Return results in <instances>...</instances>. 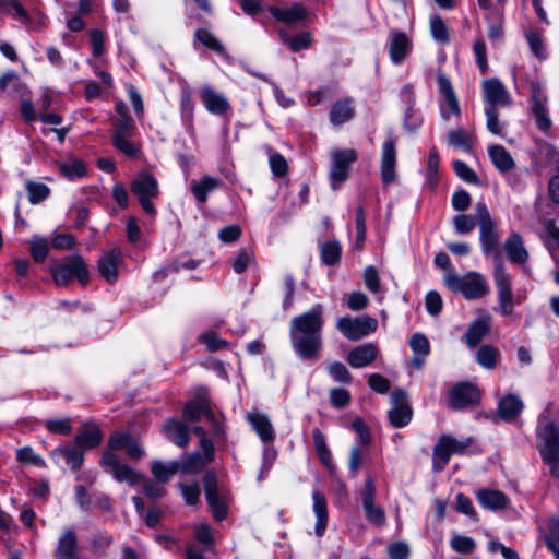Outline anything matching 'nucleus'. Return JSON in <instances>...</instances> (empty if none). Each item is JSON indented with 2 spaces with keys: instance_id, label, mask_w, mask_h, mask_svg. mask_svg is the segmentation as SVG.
<instances>
[{
  "instance_id": "1",
  "label": "nucleus",
  "mask_w": 559,
  "mask_h": 559,
  "mask_svg": "<svg viewBox=\"0 0 559 559\" xmlns=\"http://www.w3.org/2000/svg\"><path fill=\"white\" fill-rule=\"evenodd\" d=\"M323 324V306L321 304H316L309 311L292 319L290 343L301 359H318L322 347Z\"/></svg>"
},
{
  "instance_id": "2",
  "label": "nucleus",
  "mask_w": 559,
  "mask_h": 559,
  "mask_svg": "<svg viewBox=\"0 0 559 559\" xmlns=\"http://www.w3.org/2000/svg\"><path fill=\"white\" fill-rule=\"evenodd\" d=\"M538 451L550 474L559 478V428L550 420H539L536 428Z\"/></svg>"
},
{
  "instance_id": "3",
  "label": "nucleus",
  "mask_w": 559,
  "mask_h": 559,
  "mask_svg": "<svg viewBox=\"0 0 559 559\" xmlns=\"http://www.w3.org/2000/svg\"><path fill=\"white\" fill-rule=\"evenodd\" d=\"M444 284L454 293H461L466 299H479L489 293L488 283L477 272L459 275L453 270L444 276Z\"/></svg>"
},
{
  "instance_id": "4",
  "label": "nucleus",
  "mask_w": 559,
  "mask_h": 559,
  "mask_svg": "<svg viewBox=\"0 0 559 559\" xmlns=\"http://www.w3.org/2000/svg\"><path fill=\"white\" fill-rule=\"evenodd\" d=\"M493 281L497 288L499 311L502 316H510L513 312V307L520 302V299H514L512 290L511 276L507 272L501 258L497 255L495 260Z\"/></svg>"
},
{
  "instance_id": "5",
  "label": "nucleus",
  "mask_w": 559,
  "mask_h": 559,
  "mask_svg": "<svg viewBox=\"0 0 559 559\" xmlns=\"http://www.w3.org/2000/svg\"><path fill=\"white\" fill-rule=\"evenodd\" d=\"M57 286H67L73 277L85 285L88 282V270L80 255L68 257L50 269Z\"/></svg>"
},
{
  "instance_id": "6",
  "label": "nucleus",
  "mask_w": 559,
  "mask_h": 559,
  "mask_svg": "<svg viewBox=\"0 0 559 559\" xmlns=\"http://www.w3.org/2000/svg\"><path fill=\"white\" fill-rule=\"evenodd\" d=\"M476 218L479 226V241L485 254H490L498 248L499 235L496 230V222L484 201L475 204Z\"/></svg>"
},
{
  "instance_id": "7",
  "label": "nucleus",
  "mask_w": 559,
  "mask_h": 559,
  "mask_svg": "<svg viewBox=\"0 0 559 559\" xmlns=\"http://www.w3.org/2000/svg\"><path fill=\"white\" fill-rule=\"evenodd\" d=\"M471 440H457L450 435H441L432 453V468L441 472L448 465L451 455L463 454L469 447Z\"/></svg>"
},
{
  "instance_id": "8",
  "label": "nucleus",
  "mask_w": 559,
  "mask_h": 559,
  "mask_svg": "<svg viewBox=\"0 0 559 559\" xmlns=\"http://www.w3.org/2000/svg\"><path fill=\"white\" fill-rule=\"evenodd\" d=\"M131 191L138 198L145 213L156 214L152 199L158 197L159 190L158 182L152 174L146 171L139 174L131 182Z\"/></svg>"
},
{
  "instance_id": "9",
  "label": "nucleus",
  "mask_w": 559,
  "mask_h": 559,
  "mask_svg": "<svg viewBox=\"0 0 559 559\" xmlns=\"http://www.w3.org/2000/svg\"><path fill=\"white\" fill-rule=\"evenodd\" d=\"M336 328L347 340L356 342L373 333L378 328V321L369 316H345L337 320Z\"/></svg>"
},
{
  "instance_id": "10",
  "label": "nucleus",
  "mask_w": 559,
  "mask_h": 559,
  "mask_svg": "<svg viewBox=\"0 0 559 559\" xmlns=\"http://www.w3.org/2000/svg\"><path fill=\"white\" fill-rule=\"evenodd\" d=\"M437 84L441 94V100L439 102L441 118L445 121H449L452 116L459 118L461 116L460 103L450 79L442 72H438Z\"/></svg>"
},
{
  "instance_id": "11",
  "label": "nucleus",
  "mask_w": 559,
  "mask_h": 559,
  "mask_svg": "<svg viewBox=\"0 0 559 559\" xmlns=\"http://www.w3.org/2000/svg\"><path fill=\"white\" fill-rule=\"evenodd\" d=\"M205 499L212 510L213 516L222 521L227 515L226 495L221 491L214 473L206 472L203 477Z\"/></svg>"
},
{
  "instance_id": "12",
  "label": "nucleus",
  "mask_w": 559,
  "mask_h": 559,
  "mask_svg": "<svg viewBox=\"0 0 559 559\" xmlns=\"http://www.w3.org/2000/svg\"><path fill=\"white\" fill-rule=\"evenodd\" d=\"M102 467L119 483H127L131 486L141 480V475L127 464H121L119 457L111 451H105L100 459Z\"/></svg>"
},
{
  "instance_id": "13",
  "label": "nucleus",
  "mask_w": 559,
  "mask_h": 559,
  "mask_svg": "<svg viewBox=\"0 0 559 559\" xmlns=\"http://www.w3.org/2000/svg\"><path fill=\"white\" fill-rule=\"evenodd\" d=\"M331 156L330 181L335 190L347 179L348 167L357 159V153L353 148L336 150Z\"/></svg>"
},
{
  "instance_id": "14",
  "label": "nucleus",
  "mask_w": 559,
  "mask_h": 559,
  "mask_svg": "<svg viewBox=\"0 0 559 559\" xmlns=\"http://www.w3.org/2000/svg\"><path fill=\"white\" fill-rule=\"evenodd\" d=\"M393 407L388 412L389 420L395 428L407 426L413 417V411L404 390L396 389L391 393Z\"/></svg>"
},
{
  "instance_id": "15",
  "label": "nucleus",
  "mask_w": 559,
  "mask_h": 559,
  "mask_svg": "<svg viewBox=\"0 0 559 559\" xmlns=\"http://www.w3.org/2000/svg\"><path fill=\"white\" fill-rule=\"evenodd\" d=\"M212 411L207 391L201 388L195 391L194 397L185 405L182 417L186 421L197 423L202 417L205 419L207 417L212 418Z\"/></svg>"
},
{
  "instance_id": "16",
  "label": "nucleus",
  "mask_w": 559,
  "mask_h": 559,
  "mask_svg": "<svg viewBox=\"0 0 559 559\" xmlns=\"http://www.w3.org/2000/svg\"><path fill=\"white\" fill-rule=\"evenodd\" d=\"M486 107H508L512 104V98L508 90L498 79H487L481 83Z\"/></svg>"
},
{
  "instance_id": "17",
  "label": "nucleus",
  "mask_w": 559,
  "mask_h": 559,
  "mask_svg": "<svg viewBox=\"0 0 559 559\" xmlns=\"http://www.w3.org/2000/svg\"><path fill=\"white\" fill-rule=\"evenodd\" d=\"M396 140L389 135L382 145L381 152V178L385 185L396 180Z\"/></svg>"
},
{
  "instance_id": "18",
  "label": "nucleus",
  "mask_w": 559,
  "mask_h": 559,
  "mask_svg": "<svg viewBox=\"0 0 559 559\" xmlns=\"http://www.w3.org/2000/svg\"><path fill=\"white\" fill-rule=\"evenodd\" d=\"M389 57L393 64H401L412 52L413 43L403 32L391 31L389 34Z\"/></svg>"
},
{
  "instance_id": "19",
  "label": "nucleus",
  "mask_w": 559,
  "mask_h": 559,
  "mask_svg": "<svg viewBox=\"0 0 559 559\" xmlns=\"http://www.w3.org/2000/svg\"><path fill=\"white\" fill-rule=\"evenodd\" d=\"M479 399L480 393L475 385L466 382L460 383L451 390L449 405L453 409H462L478 403Z\"/></svg>"
},
{
  "instance_id": "20",
  "label": "nucleus",
  "mask_w": 559,
  "mask_h": 559,
  "mask_svg": "<svg viewBox=\"0 0 559 559\" xmlns=\"http://www.w3.org/2000/svg\"><path fill=\"white\" fill-rule=\"evenodd\" d=\"M55 558L80 559L79 539L72 527L64 528L60 534L55 549Z\"/></svg>"
},
{
  "instance_id": "21",
  "label": "nucleus",
  "mask_w": 559,
  "mask_h": 559,
  "mask_svg": "<svg viewBox=\"0 0 559 559\" xmlns=\"http://www.w3.org/2000/svg\"><path fill=\"white\" fill-rule=\"evenodd\" d=\"M104 439V433L100 428L94 424H84L78 431L74 438V443L83 452L97 448Z\"/></svg>"
},
{
  "instance_id": "22",
  "label": "nucleus",
  "mask_w": 559,
  "mask_h": 559,
  "mask_svg": "<svg viewBox=\"0 0 559 559\" xmlns=\"http://www.w3.org/2000/svg\"><path fill=\"white\" fill-rule=\"evenodd\" d=\"M379 355V348L373 343H367L356 346L347 355V362L353 368H364L376 360Z\"/></svg>"
},
{
  "instance_id": "23",
  "label": "nucleus",
  "mask_w": 559,
  "mask_h": 559,
  "mask_svg": "<svg viewBox=\"0 0 559 559\" xmlns=\"http://www.w3.org/2000/svg\"><path fill=\"white\" fill-rule=\"evenodd\" d=\"M50 456L55 461L63 459L72 471H79L84 462V452L75 443H64L53 449Z\"/></svg>"
},
{
  "instance_id": "24",
  "label": "nucleus",
  "mask_w": 559,
  "mask_h": 559,
  "mask_svg": "<svg viewBox=\"0 0 559 559\" xmlns=\"http://www.w3.org/2000/svg\"><path fill=\"white\" fill-rule=\"evenodd\" d=\"M247 420L262 442L271 443L274 441L275 430L267 415L259 412L248 413Z\"/></svg>"
},
{
  "instance_id": "25",
  "label": "nucleus",
  "mask_w": 559,
  "mask_h": 559,
  "mask_svg": "<svg viewBox=\"0 0 559 559\" xmlns=\"http://www.w3.org/2000/svg\"><path fill=\"white\" fill-rule=\"evenodd\" d=\"M201 102L209 112L216 116L225 115L230 108L227 98L211 87L202 88Z\"/></svg>"
},
{
  "instance_id": "26",
  "label": "nucleus",
  "mask_w": 559,
  "mask_h": 559,
  "mask_svg": "<svg viewBox=\"0 0 559 559\" xmlns=\"http://www.w3.org/2000/svg\"><path fill=\"white\" fill-rule=\"evenodd\" d=\"M122 261V252L120 248L115 247L105 253L98 261L99 273L106 281L112 283L118 277V265Z\"/></svg>"
},
{
  "instance_id": "27",
  "label": "nucleus",
  "mask_w": 559,
  "mask_h": 559,
  "mask_svg": "<svg viewBox=\"0 0 559 559\" xmlns=\"http://www.w3.org/2000/svg\"><path fill=\"white\" fill-rule=\"evenodd\" d=\"M269 12L274 19L287 25L296 24L307 16L306 8L299 3L283 8L272 5L269 8Z\"/></svg>"
},
{
  "instance_id": "28",
  "label": "nucleus",
  "mask_w": 559,
  "mask_h": 559,
  "mask_svg": "<svg viewBox=\"0 0 559 559\" xmlns=\"http://www.w3.org/2000/svg\"><path fill=\"white\" fill-rule=\"evenodd\" d=\"M524 404L515 394H507L498 402V415L504 421L514 420L522 412Z\"/></svg>"
},
{
  "instance_id": "29",
  "label": "nucleus",
  "mask_w": 559,
  "mask_h": 559,
  "mask_svg": "<svg viewBox=\"0 0 559 559\" xmlns=\"http://www.w3.org/2000/svg\"><path fill=\"white\" fill-rule=\"evenodd\" d=\"M503 248L508 259L513 263L523 264L528 259L523 238L516 233L506 239Z\"/></svg>"
},
{
  "instance_id": "30",
  "label": "nucleus",
  "mask_w": 559,
  "mask_h": 559,
  "mask_svg": "<svg viewBox=\"0 0 559 559\" xmlns=\"http://www.w3.org/2000/svg\"><path fill=\"white\" fill-rule=\"evenodd\" d=\"M312 500H313V512L317 518L314 532L316 535L321 537L325 533L329 514H328V502L323 493L319 490L312 491Z\"/></svg>"
},
{
  "instance_id": "31",
  "label": "nucleus",
  "mask_w": 559,
  "mask_h": 559,
  "mask_svg": "<svg viewBox=\"0 0 559 559\" xmlns=\"http://www.w3.org/2000/svg\"><path fill=\"white\" fill-rule=\"evenodd\" d=\"M166 437L176 445L185 448L190 441L188 426L179 420L171 419L164 425Z\"/></svg>"
},
{
  "instance_id": "32",
  "label": "nucleus",
  "mask_w": 559,
  "mask_h": 559,
  "mask_svg": "<svg viewBox=\"0 0 559 559\" xmlns=\"http://www.w3.org/2000/svg\"><path fill=\"white\" fill-rule=\"evenodd\" d=\"M544 231L539 238L551 255L559 251V225L554 218H544L542 221Z\"/></svg>"
},
{
  "instance_id": "33",
  "label": "nucleus",
  "mask_w": 559,
  "mask_h": 559,
  "mask_svg": "<svg viewBox=\"0 0 559 559\" xmlns=\"http://www.w3.org/2000/svg\"><path fill=\"white\" fill-rule=\"evenodd\" d=\"M355 115L354 100L346 97L337 100L331 108L330 120L334 126H341L350 120Z\"/></svg>"
},
{
  "instance_id": "34",
  "label": "nucleus",
  "mask_w": 559,
  "mask_h": 559,
  "mask_svg": "<svg viewBox=\"0 0 559 559\" xmlns=\"http://www.w3.org/2000/svg\"><path fill=\"white\" fill-rule=\"evenodd\" d=\"M488 155L493 166L502 174L508 173L515 167L513 157L502 145H490L488 147Z\"/></svg>"
},
{
  "instance_id": "35",
  "label": "nucleus",
  "mask_w": 559,
  "mask_h": 559,
  "mask_svg": "<svg viewBox=\"0 0 559 559\" xmlns=\"http://www.w3.org/2000/svg\"><path fill=\"white\" fill-rule=\"evenodd\" d=\"M222 180L212 176H204L199 181L193 180L191 183V192L195 200L203 204L207 200L209 193L213 192L222 186Z\"/></svg>"
},
{
  "instance_id": "36",
  "label": "nucleus",
  "mask_w": 559,
  "mask_h": 559,
  "mask_svg": "<svg viewBox=\"0 0 559 559\" xmlns=\"http://www.w3.org/2000/svg\"><path fill=\"white\" fill-rule=\"evenodd\" d=\"M479 503L489 510H501L504 509L509 502L507 496L495 489H480L477 492Z\"/></svg>"
},
{
  "instance_id": "37",
  "label": "nucleus",
  "mask_w": 559,
  "mask_h": 559,
  "mask_svg": "<svg viewBox=\"0 0 559 559\" xmlns=\"http://www.w3.org/2000/svg\"><path fill=\"white\" fill-rule=\"evenodd\" d=\"M179 469L180 463L177 461H153L151 464V472L159 483H167Z\"/></svg>"
},
{
  "instance_id": "38",
  "label": "nucleus",
  "mask_w": 559,
  "mask_h": 559,
  "mask_svg": "<svg viewBox=\"0 0 559 559\" xmlns=\"http://www.w3.org/2000/svg\"><path fill=\"white\" fill-rule=\"evenodd\" d=\"M280 37L283 44L287 45L293 52L308 49L312 43L311 34L302 32L290 36L286 31H280Z\"/></svg>"
},
{
  "instance_id": "39",
  "label": "nucleus",
  "mask_w": 559,
  "mask_h": 559,
  "mask_svg": "<svg viewBox=\"0 0 559 559\" xmlns=\"http://www.w3.org/2000/svg\"><path fill=\"white\" fill-rule=\"evenodd\" d=\"M489 331V324L486 319L474 321L467 329L464 338L466 344L473 348L477 346Z\"/></svg>"
},
{
  "instance_id": "40",
  "label": "nucleus",
  "mask_w": 559,
  "mask_h": 559,
  "mask_svg": "<svg viewBox=\"0 0 559 559\" xmlns=\"http://www.w3.org/2000/svg\"><path fill=\"white\" fill-rule=\"evenodd\" d=\"M449 145L463 150L465 152H472L473 141L472 135L463 128L452 129L447 134Z\"/></svg>"
},
{
  "instance_id": "41",
  "label": "nucleus",
  "mask_w": 559,
  "mask_h": 559,
  "mask_svg": "<svg viewBox=\"0 0 559 559\" xmlns=\"http://www.w3.org/2000/svg\"><path fill=\"white\" fill-rule=\"evenodd\" d=\"M312 437H313L314 449H316V452H317V455H318L320 462L326 468H331L332 465H333V463H332V455H331L329 447H328V444L325 442L324 435L322 433L321 430L316 428L312 431Z\"/></svg>"
},
{
  "instance_id": "42",
  "label": "nucleus",
  "mask_w": 559,
  "mask_h": 559,
  "mask_svg": "<svg viewBox=\"0 0 559 559\" xmlns=\"http://www.w3.org/2000/svg\"><path fill=\"white\" fill-rule=\"evenodd\" d=\"M500 353L491 345H481L476 354V361L485 369H493L499 360Z\"/></svg>"
},
{
  "instance_id": "43",
  "label": "nucleus",
  "mask_w": 559,
  "mask_h": 559,
  "mask_svg": "<svg viewBox=\"0 0 559 559\" xmlns=\"http://www.w3.org/2000/svg\"><path fill=\"white\" fill-rule=\"evenodd\" d=\"M429 26L431 36L437 43L444 45L450 41L449 27L440 15L432 14Z\"/></svg>"
},
{
  "instance_id": "44",
  "label": "nucleus",
  "mask_w": 559,
  "mask_h": 559,
  "mask_svg": "<svg viewBox=\"0 0 559 559\" xmlns=\"http://www.w3.org/2000/svg\"><path fill=\"white\" fill-rule=\"evenodd\" d=\"M132 136H111L114 147L129 158H135L140 154V147L131 140Z\"/></svg>"
},
{
  "instance_id": "45",
  "label": "nucleus",
  "mask_w": 559,
  "mask_h": 559,
  "mask_svg": "<svg viewBox=\"0 0 559 559\" xmlns=\"http://www.w3.org/2000/svg\"><path fill=\"white\" fill-rule=\"evenodd\" d=\"M525 38L527 40L532 53L539 60L546 59L547 55L542 34L535 29L530 28L525 32Z\"/></svg>"
},
{
  "instance_id": "46",
  "label": "nucleus",
  "mask_w": 559,
  "mask_h": 559,
  "mask_svg": "<svg viewBox=\"0 0 559 559\" xmlns=\"http://www.w3.org/2000/svg\"><path fill=\"white\" fill-rule=\"evenodd\" d=\"M321 259L325 265H334L340 261L342 248L338 241H326L321 246Z\"/></svg>"
},
{
  "instance_id": "47",
  "label": "nucleus",
  "mask_w": 559,
  "mask_h": 559,
  "mask_svg": "<svg viewBox=\"0 0 559 559\" xmlns=\"http://www.w3.org/2000/svg\"><path fill=\"white\" fill-rule=\"evenodd\" d=\"M194 38L206 48L219 55L225 52L223 44L210 31L205 28H198L194 33Z\"/></svg>"
},
{
  "instance_id": "48",
  "label": "nucleus",
  "mask_w": 559,
  "mask_h": 559,
  "mask_svg": "<svg viewBox=\"0 0 559 559\" xmlns=\"http://www.w3.org/2000/svg\"><path fill=\"white\" fill-rule=\"evenodd\" d=\"M362 509L369 523L379 527L385 524V512L379 504L376 502L367 503L362 506Z\"/></svg>"
},
{
  "instance_id": "49",
  "label": "nucleus",
  "mask_w": 559,
  "mask_h": 559,
  "mask_svg": "<svg viewBox=\"0 0 559 559\" xmlns=\"http://www.w3.org/2000/svg\"><path fill=\"white\" fill-rule=\"evenodd\" d=\"M136 126L132 117H118L111 136H133Z\"/></svg>"
},
{
  "instance_id": "50",
  "label": "nucleus",
  "mask_w": 559,
  "mask_h": 559,
  "mask_svg": "<svg viewBox=\"0 0 559 559\" xmlns=\"http://www.w3.org/2000/svg\"><path fill=\"white\" fill-rule=\"evenodd\" d=\"M181 119L187 129L192 130L193 128V111L194 103L189 93H183L180 100Z\"/></svg>"
},
{
  "instance_id": "51",
  "label": "nucleus",
  "mask_w": 559,
  "mask_h": 559,
  "mask_svg": "<svg viewBox=\"0 0 559 559\" xmlns=\"http://www.w3.org/2000/svg\"><path fill=\"white\" fill-rule=\"evenodd\" d=\"M28 200L32 204L44 201L49 195V188L41 182L28 181L26 183Z\"/></svg>"
},
{
  "instance_id": "52",
  "label": "nucleus",
  "mask_w": 559,
  "mask_h": 559,
  "mask_svg": "<svg viewBox=\"0 0 559 559\" xmlns=\"http://www.w3.org/2000/svg\"><path fill=\"white\" fill-rule=\"evenodd\" d=\"M206 464L207 461L200 453H192L182 461L180 471L187 474L197 473Z\"/></svg>"
},
{
  "instance_id": "53",
  "label": "nucleus",
  "mask_w": 559,
  "mask_h": 559,
  "mask_svg": "<svg viewBox=\"0 0 559 559\" xmlns=\"http://www.w3.org/2000/svg\"><path fill=\"white\" fill-rule=\"evenodd\" d=\"M477 223L476 215L460 214L453 217V226L457 234H469L474 230Z\"/></svg>"
},
{
  "instance_id": "54",
  "label": "nucleus",
  "mask_w": 559,
  "mask_h": 559,
  "mask_svg": "<svg viewBox=\"0 0 559 559\" xmlns=\"http://www.w3.org/2000/svg\"><path fill=\"white\" fill-rule=\"evenodd\" d=\"M531 109L536 119V124L538 129L542 131H547L551 126V121L548 117L546 103L537 102L536 104H532Z\"/></svg>"
},
{
  "instance_id": "55",
  "label": "nucleus",
  "mask_w": 559,
  "mask_h": 559,
  "mask_svg": "<svg viewBox=\"0 0 559 559\" xmlns=\"http://www.w3.org/2000/svg\"><path fill=\"white\" fill-rule=\"evenodd\" d=\"M355 227H356L355 248L357 250H360L364 247L365 239H366V214L361 206H359L356 210Z\"/></svg>"
},
{
  "instance_id": "56",
  "label": "nucleus",
  "mask_w": 559,
  "mask_h": 559,
  "mask_svg": "<svg viewBox=\"0 0 559 559\" xmlns=\"http://www.w3.org/2000/svg\"><path fill=\"white\" fill-rule=\"evenodd\" d=\"M16 459L19 462L29 464L37 467H45L46 462L37 455L31 447H24L17 450Z\"/></svg>"
},
{
  "instance_id": "57",
  "label": "nucleus",
  "mask_w": 559,
  "mask_h": 559,
  "mask_svg": "<svg viewBox=\"0 0 559 559\" xmlns=\"http://www.w3.org/2000/svg\"><path fill=\"white\" fill-rule=\"evenodd\" d=\"M60 170L61 174L70 180L82 178L86 175L85 164L81 160H73L68 164H62L60 166Z\"/></svg>"
},
{
  "instance_id": "58",
  "label": "nucleus",
  "mask_w": 559,
  "mask_h": 559,
  "mask_svg": "<svg viewBox=\"0 0 559 559\" xmlns=\"http://www.w3.org/2000/svg\"><path fill=\"white\" fill-rule=\"evenodd\" d=\"M450 545L454 551L463 555L472 554L476 546L473 538L463 535H454Z\"/></svg>"
},
{
  "instance_id": "59",
  "label": "nucleus",
  "mask_w": 559,
  "mask_h": 559,
  "mask_svg": "<svg viewBox=\"0 0 559 559\" xmlns=\"http://www.w3.org/2000/svg\"><path fill=\"white\" fill-rule=\"evenodd\" d=\"M486 127L495 135H502L504 124L499 121L498 110L493 107L485 108Z\"/></svg>"
},
{
  "instance_id": "60",
  "label": "nucleus",
  "mask_w": 559,
  "mask_h": 559,
  "mask_svg": "<svg viewBox=\"0 0 559 559\" xmlns=\"http://www.w3.org/2000/svg\"><path fill=\"white\" fill-rule=\"evenodd\" d=\"M454 173L465 182L478 185L479 178L476 173L464 162L455 160L453 163Z\"/></svg>"
},
{
  "instance_id": "61",
  "label": "nucleus",
  "mask_w": 559,
  "mask_h": 559,
  "mask_svg": "<svg viewBox=\"0 0 559 559\" xmlns=\"http://www.w3.org/2000/svg\"><path fill=\"white\" fill-rule=\"evenodd\" d=\"M329 374L340 383H349L352 381V374L344 364L334 361L328 366Z\"/></svg>"
},
{
  "instance_id": "62",
  "label": "nucleus",
  "mask_w": 559,
  "mask_h": 559,
  "mask_svg": "<svg viewBox=\"0 0 559 559\" xmlns=\"http://www.w3.org/2000/svg\"><path fill=\"white\" fill-rule=\"evenodd\" d=\"M473 50L476 57L477 66L483 74L488 70L486 44L481 37L475 39Z\"/></svg>"
},
{
  "instance_id": "63",
  "label": "nucleus",
  "mask_w": 559,
  "mask_h": 559,
  "mask_svg": "<svg viewBox=\"0 0 559 559\" xmlns=\"http://www.w3.org/2000/svg\"><path fill=\"white\" fill-rule=\"evenodd\" d=\"M409 347L415 355L428 356L430 344L428 338L421 333H415L409 340Z\"/></svg>"
},
{
  "instance_id": "64",
  "label": "nucleus",
  "mask_w": 559,
  "mask_h": 559,
  "mask_svg": "<svg viewBox=\"0 0 559 559\" xmlns=\"http://www.w3.org/2000/svg\"><path fill=\"white\" fill-rule=\"evenodd\" d=\"M49 251V246L46 239L35 237L31 242V254L36 262H43Z\"/></svg>"
}]
</instances>
